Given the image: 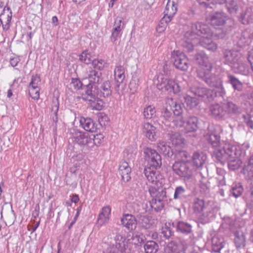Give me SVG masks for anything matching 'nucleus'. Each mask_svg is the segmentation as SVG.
Segmentation results:
<instances>
[{
  "instance_id": "49",
  "label": "nucleus",
  "mask_w": 253,
  "mask_h": 253,
  "mask_svg": "<svg viewBox=\"0 0 253 253\" xmlns=\"http://www.w3.org/2000/svg\"><path fill=\"white\" fill-rule=\"evenodd\" d=\"M184 109L183 105L180 103L174 102L173 106V113L174 115H183Z\"/></svg>"
},
{
  "instance_id": "15",
  "label": "nucleus",
  "mask_w": 253,
  "mask_h": 253,
  "mask_svg": "<svg viewBox=\"0 0 253 253\" xmlns=\"http://www.w3.org/2000/svg\"><path fill=\"white\" fill-rule=\"evenodd\" d=\"M197 42L205 48L211 51H215L217 48V45L212 42L211 38L207 37H200L196 39Z\"/></svg>"
},
{
  "instance_id": "23",
  "label": "nucleus",
  "mask_w": 253,
  "mask_h": 253,
  "mask_svg": "<svg viewBox=\"0 0 253 253\" xmlns=\"http://www.w3.org/2000/svg\"><path fill=\"white\" fill-rule=\"evenodd\" d=\"M172 226L176 228V231L182 234H188L192 232V226L190 224L183 221L172 222Z\"/></svg>"
},
{
  "instance_id": "13",
  "label": "nucleus",
  "mask_w": 253,
  "mask_h": 253,
  "mask_svg": "<svg viewBox=\"0 0 253 253\" xmlns=\"http://www.w3.org/2000/svg\"><path fill=\"white\" fill-rule=\"evenodd\" d=\"M234 242L237 248L240 249L246 245L245 233L242 229L237 230L234 233Z\"/></svg>"
},
{
  "instance_id": "19",
  "label": "nucleus",
  "mask_w": 253,
  "mask_h": 253,
  "mask_svg": "<svg viewBox=\"0 0 253 253\" xmlns=\"http://www.w3.org/2000/svg\"><path fill=\"white\" fill-rule=\"evenodd\" d=\"M191 92L196 96L206 99L211 95V90L204 87L193 86L191 88Z\"/></svg>"
},
{
  "instance_id": "8",
  "label": "nucleus",
  "mask_w": 253,
  "mask_h": 253,
  "mask_svg": "<svg viewBox=\"0 0 253 253\" xmlns=\"http://www.w3.org/2000/svg\"><path fill=\"white\" fill-rule=\"evenodd\" d=\"M191 30V33H190V35H192L193 37L196 39L201 37L200 35H206L209 32L208 26L200 22L193 24Z\"/></svg>"
},
{
  "instance_id": "32",
  "label": "nucleus",
  "mask_w": 253,
  "mask_h": 253,
  "mask_svg": "<svg viewBox=\"0 0 253 253\" xmlns=\"http://www.w3.org/2000/svg\"><path fill=\"white\" fill-rule=\"evenodd\" d=\"M164 253H184V252L180 249L177 243L171 241L165 248Z\"/></svg>"
},
{
  "instance_id": "44",
  "label": "nucleus",
  "mask_w": 253,
  "mask_h": 253,
  "mask_svg": "<svg viewBox=\"0 0 253 253\" xmlns=\"http://www.w3.org/2000/svg\"><path fill=\"white\" fill-rule=\"evenodd\" d=\"M186 117L183 115H174L172 123L177 127H182L185 123Z\"/></svg>"
},
{
  "instance_id": "27",
  "label": "nucleus",
  "mask_w": 253,
  "mask_h": 253,
  "mask_svg": "<svg viewBox=\"0 0 253 253\" xmlns=\"http://www.w3.org/2000/svg\"><path fill=\"white\" fill-rule=\"evenodd\" d=\"M158 150L164 155L169 158H172L173 156V150L171 149L167 142L165 141H160L157 144Z\"/></svg>"
},
{
  "instance_id": "61",
  "label": "nucleus",
  "mask_w": 253,
  "mask_h": 253,
  "mask_svg": "<svg viewBox=\"0 0 253 253\" xmlns=\"http://www.w3.org/2000/svg\"><path fill=\"white\" fill-rule=\"evenodd\" d=\"M115 76L118 83L115 87V89L116 91H118V88L119 87L120 84L122 83L125 79V75L124 73L120 72L119 73H117Z\"/></svg>"
},
{
  "instance_id": "38",
  "label": "nucleus",
  "mask_w": 253,
  "mask_h": 253,
  "mask_svg": "<svg viewBox=\"0 0 253 253\" xmlns=\"http://www.w3.org/2000/svg\"><path fill=\"white\" fill-rule=\"evenodd\" d=\"M101 97H98L89 102V106L92 110H101L104 107V102L100 99Z\"/></svg>"
},
{
  "instance_id": "37",
  "label": "nucleus",
  "mask_w": 253,
  "mask_h": 253,
  "mask_svg": "<svg viewBox=\"0 0 253 253\" xmlns=\"http://www.w3.org/2000/svg\"><path fill=\"white\" fill-rule=\"evenodd\" d=\"M221 13L217 12L211 16V24L215 29H220L221 25Z\"/></svg>"
},
{
  "instance_id": "53",
  "label": "nucleus",
  "mask_w": 253,
  "mask_h": 253,
  "mask_svg": "<svg viewBox=\"0 0 253 253\" xmlns=\"http://www.w3.org/2000/svg\"><path fill=\"white\" fill-rule=\"evenodd\" d=\"M92 65L94 70H102L104 67V61L102 60L94 59L92 62Z\"/></svg>"
},
{
  "instance_id": "22",
  "label": "nucleus",
  "mask_w": 253,
  "mask_h": 253,
  "mask_svg": "<svg viewBox=\"0 0 253 253\" xmlns=\"http://www.w3.org/2000/svg\"><path fill=\"white\" fill-rule=\"evenodd\" d=\"M80 122L81 125L86 131L91 132L96 131V125L90 118H81Z\"/></svg>"
},
{
  "instance_id": "12",
  "label": "nucleus",
  "mask_w": 253,
  "mask_h": 253,
  "mask_svg": "<svg viewBox=\"0 0 253 253\" xmlns=\"http://www.w3.org/2000/svg\"><path fill=\"white\" fill-rule=\"evenodd\" d=\"M122 224L129 230H134L136 227L137 222L134 216L126 214L121 219Z\"/></svg>"
},
{
  "instance_id": "21",
  "label": "nucleus",
  "mask_w": 253,
  "mask_h": 253,
  "mask_svg": "<svg viewBox=\"0 0 253 253\" xmlns=\"http://www.w3.org/2000/svg\"><path fill=\"white\" fill-rule=\"evenodd\" d=\"M156 127L150 122L144 123L143 126V132L149 140L154 141L155 140Z\"/></svg>"
},
{
  "instance_id": "58",
  "label": "nucleus",
  "mask_w": 253,
  "mask_h": 253,
  "mask_svg": "<svg viewBox=\"0 0 253 253\" xmlns=\"http://www.w3.org/2000/svg\"><path fill=\"white\" fill-rule=\"evenodd\" d=\"M80 60L85 64H89L91 61L90 55L85 51L83 52L80 55Z\"/></svg>"
},
{
  "instance_id": "62",
  "label": "nucleus",
  "mask_w": 253,
  "mask_h": 253,
  "mask_svg": "<svg viewBox=\"0 0 253 253\" xmlns=\"http://www.w3.org/2000/svg\"><path fill=\"white\" fill-rule=\"evenodd\" d=\"M162 117L166 120L169 122L172 121L173 117L171 116V113L167 109H165L162 113Z\"/></svg>"
},
{
  "instance_id": "30",
  "label": "nucleus",
  "mask_w": 253,
  "mask_h": 253,
  "mask_svg": "<svg viewBox=\"0 0 253 253\" xmlns=\"http://www.w3.org/2000/svg\"><path fill=\"white\" fill-rule=\"evenodd\" d=\"M73 140L80 145H85L91 142L90 138L84 133L79 132L73 138Z\"/></svg>"
},
{
  "instance_id": "14",
  "label": "nucleus",
  "mask_w": 253,
  "mask_h": 253,
  "mask_svg": "<svg viewBox=\"0 0 253 253\" xmlns=\"http://www.w3.org/2000/svg\"><path fill=\"white\" fill-rule=\"evenodd\" d=\"M196 39L190 35V33H187L182 41V46L186 51L191 52L193 50V47L195 44H197Z\"/></svg>"
},
{
  "instance_id": "57",
  "label": "nucleus",
  "mask_w": 253,
  "mask_h": 253,
  "mask_svg": "<svg viewBox=\"0 0 253 253\" xmlns=\"http://www.w3.org/2000/svg\"><path fill=\"white\" fill-rule=\"evenodd\" d=\"M149 186L148 191L152 198L155 196V195L157 194L159 189L161 188V185H155Z\"/></svg>"
},
{
  "instance_id": "42",
  "label": "nucleus",
  "mask_w": 253,
  "mask_h": 253,
  "mask_svg": "<svg viewBox=\"0 0 253 253\" xmlns=\"http://www.w3.org/2000/svg\"><path fill=\"white\" fill-rule=\"evenodd\" d=\"M156 110L154 107L148 106L144 108L143 111V116L145 119L149 120L155 116Z\"/></svg>"
},
{
  "instance_id": "36",
  "label": "nucleus",
  "mask_w": 253,
  "mask_h": 253,
  "mask_svg": "<svg viewBox=\"0 0 253 253\" xmlns=\"http://www.w3.org/2000/svg\"><path fill=\"white\" fill-rule=\"evenodd\" d=\"M124 241L125 239L123 238V237L121 235L118 234L115 237V243H111L109 245L113 247L114 248H116L119 251H121L125 245Z\"/></svg>"
},
{
  "instance_id": "55",
  "label": "nucleus",
  "mask_w": 253,
  "mask_h": 253,
  "mask_svg": "<svg viewBox=\"0 0 253 253\" xmlns=\"http://www.w3.org/2000/svg\"><path fill=\"white\" fill-rule=\"evenodd\" d=\"M41 78L39 75H36L35 76H33L31 81L29 84V86L39 87L38 85L41 83Z\"/></svg>"
},
{
  "instance_id": "59",
  "label": "nucleus",
  "mask_w": 253,
  "mask_h": 253,
  "mask_svg": "<svg viewBox=\"0 0 253 253\" xmlns=\"http://www.w3.org/2000/svg\"><path fill=\"white\" fill-rule=\"evenodd\" d=\"M70 85L75 89L78 90L82 88L83 84L79 79H73L70 84Z\"/></svg>"
},
{
  "instance_id": "51",
  "label": "nucleus",
  "mask_w": 253,
  "mask_h": 253,
  "mask_svg": "<svg viewBox=\"0 0 253 253\" xmlns=\"http://www.w3.org/2000/svg\"><path fill=\"white\" fill-rule=\"evenodd\" d=\"M166 193V189L161 187L153 198L165 201L167 198Z\"/></svg>"
},
{
  "instance_id": "33",
  "label": "nucleus",
  "mask_w": 253,
  "mask_h": 253,
  "mask_svg": "<svg viewBox=\"0 0 253 253\" xmlns=\"http://www.w3.org/2000/svg\"><path fill=\"white\" fill-rule=\"evenodd\" d=\"M145 253H156L159 250L158 244L154 241H148L144 245Z\"/></svg>"
},
{
  "instance_id": "45",
  "label": "nucleus",
  "mask_w": 253,
  "mask_h": 253,
  "mask_svg": "<svg viewBox=\"0 0 253 253\" xmlns=\"http://www.w3.org/2000/svg\"><path fill=\"white\" fill-rule=\"evenodd\" d=\"M229 81L235 89L241 90L243 88L242 84L236 78L231 75L228 76Z\"/></svg>"
},
{
  "instance_id": "47",
  "label": "nucleus",
  "mask_w": 253,
  "mask_h": 253,
  "mask_svg": "<svg viewBox=\"0 0 253 253\" xmlns=\"http://www.w3.org/2000/svg\"><path fill=\"white\" fill-rule=\"evenodd\" d=\"M211 69H208L206 68V70L204 69H199L197 70V76L198 77L204 81L206 83L207 82V80H208L209 75H210V71Z\"/></svg>"
},
{
  "instance_id": "41",
  "label": "nucleus",
  "mask_w": 253,
  "mask_h": 253,
  "mask_svg": "<svg viewBox=\"0 0 253 253\" xmlns=\"http://www.w3.org/2000/svg\"><path fill=\"white\" fill-rule=\"evenodd\" d=\"M151 207L155 211H160L164 207V201L152 198L150 202Z\"/></svg>"
},
{
  "instance_id": "60",
  "label": "nucleus",
  "mask_w": 253,
  "mask_h": 253,
  "mask_svg": "<svg viewBox=\"0 0 253 253\" xmlns=\"http://www.w3.org/2000/svg\"><path fill=\"white\" fill-rule=\"evenodd\" d=\"M241 164V162L240 161L234 160L230 162L228 167L231 170H235L240 167Z\"/></svg>"
},
{
  "instance_id": "34",
  "label": "nucleus",
  "mask_w": 253,
  "mask_h": 253,
  "mask_svg": "<svg viewBox=\"0 0 253 253\" xmlns=\"http://www.w3.org/2000/svg\"><path fill=\"white\" fill-rule=\"evenodd\" d=\"M171 226H172V223L167 222L165 223V225L162 227L161 234L166 239H169L174 235V232L172 230Z\"/></svg>"
},
{
  "instance_id": "54",
  "label": "nucleus",
  "mask_w": 253,
  "mask_h": 253,
  "mask_svg": "<svg viewBox=\"0 0 253 253\" xmlns=\"http://www.w3.org/2000/svg\"><path fill=\"white\" fill-rule=\"evenodd\" d=\"M53 103H54V105L52 106L51 112H53L54 113V116L53 117L52 119L53 122L56 123L58 121L57 112L59 109V103L58 101V99H56V102L53 101Z\"/></svg>"
},
{
  "instance_id": "28",
  "label": "nucleus",
  "mask_w": 253,
  "mask_h": 253,
  "mask_svg": "<svg viewBox=\"0 0 253 253\" xmlns=\"http://www.w3.org/2000/svg\"><path fill=\"white\" fill-rule=\"evenodd\" d=\"M177 11V0H169L164 13L168 15H174Z\"/></svg>"
},
{
  "instance_id": "5",
  "label": "nucleus",
  "mask_w": 253,
  "mask_h": 253,
  "mask_svg": "<svg viewBox=\"0 0 253 253\" xmlns=\"http://www.w3.org/2000/svg\"><path fill=\"white\" fill-rule=\"evenodd\" d=\"M157 87L162 91H167L169 93L174 94L177 93L181 90L179 84L175 83L173 80L164 77L161 78V80H159Z\"/></svg>"
},
{
  "instance_id": "43",
  "label": "nucleus",
  "mask_w": 253,
  "mask_h": 253,
  "mask_svg": "<svg viewBox=\"0 0 253 253\" xmlns=\"http://www.w3.org/2000/svg\"><path fill=\"white\" fill-rule=\"evenodd\" d=\"M185 103L190 109L195 107L198 104V99L196 97H192L189 95L184 97Z\"/></svg>"
},
{
  "instance_id": "7",
  "label": "nucleus",
  "mask_w": 253,
  "mask_h": 253,
  "mask_svg": "<svg viewBox=\"0 0 253 253\" xmlns=\"http://www.w3.org/2000/svg\"><path fill=\"white\" fill-rule=\"evenodd\" d=\"M12 18V11L9 7L5 6L0 15V21L3 30L7 31L10 28V23Z\"/></svg>"
},
{
  "instance_id": "4",
  "label": "nucleus",
  "mask_w": 253,
  "mask_h": 253,
  "mask_svg": "<svg viewBox=\"0 0 253 253\" xmlns=\"http://www.w3.org/2000/svg\"><path fill=\"white\" fill-rule=\"evenodd\" d=\"M206 139L211 144L214 151L212 157L218 162H221V148L220 147V136L219 135L211 133L205 135Z\"/></svg>"
},
{
  "instance_id": "40",
  "label": "nucleus",
  "mask_w": 253,
  "mask_h": 253,
  "mask_svg": "<svg viewBox=\"0 0 253 253\" xmlns=\"http://www.w3.org/2000/svg\"><path fill=\"white\" fill-rule=\"evenodd\" d=\"M186 190L182 186L176 187L173 195L174 199L183 200L186 198Z\"/></svg>"
},
{
  "instance_id": "31",
  "label": "nucleus",
  "mask_w": 253,
  "mask_h": 253,
  "mask_svg": "<svg viewBox=\"0 0 253 253\" xmlns=\"http://www.w3.org/2000/svg\"><path fill=\"white\" fill-rule=\"evenodd\" d=\"M188 157V153L186 151L175 149L173 151V156L170 158L175 161H189L187 160Z\"/></svg>"
},
{
  "instance_id": "11",
  "label": "nucleus",
  "mask_w": 253,
  "mask_h": 253,
  "mask_svg": "<svg viewBox=\"0 0 253 253\" xmlns=\"http://www.w3.org/2000/svg\"><path fill=\"white\" fill-rule=\"evenodd\" d=\"M195 59L200 66L208 69H211L212 66L209 62V58L204 51H201L195 54Z\"/></svg>"
},
{
  "instance_id": "16",
  "label": "nucleus",
  "mask_w": 253,
  "mask_h": 253,
  "mask_svg": "<svg viewBox=\"0 0 253 253\" xmlns=\"http://www.w3.org/2000/svg\"><path fill=\"white\" fill-rule=\"evenodd\" d=\"M111 209L109 206L102 208L97 218V224L101 226L108 222Z\"/></svg>"
},
{
  "instance_id": "2",
  "label": "nucleus",
  "mask_w": 253,
  "mask_h": 253,
  "mask_svg": "<svg viewBox=\"0 0 253 253\" xmlns=\"http://www.w3.org/2000/svg\"><path fill=\"white\" fill-rule=\"evenodd\" d=\"M145 160L147 162L148 167L157 169L162 166L161 155L155 150L147 147L144 150Z\"/></svg>"
},
{
  "instance_id": "39",
  "label": "nucleus",
  "mask_w": 253,
  "mask_h": 253,
  "mask_svg": "<svg viewBox=\"0 0 253 253\" xmlns=\"http://www.w3.org/2000/svg\"><path fill=\"white\" fill-rule=\"evenodd\" d=\"M199 4L205 7L213 8L214 5L221 4V0H197Z\"/></svg>"
},
{
  "instance_id": "64",
  "label": "nucleus",
  "mask_w": 253,
  "mask_h": 253,
  "mask_svg": "<svg viewBox=\"0 0 253 253\" xmlns=\"http://www.w3.org/2000/svg\"><path fill=\"white\" fill-rule=\"evenodd\" d=\"M142 238L138 235L133 236L132 237V242L136 246H140L143 242Z\"/></svg>"
},
{
  "instance_id": "26",
  "label": "nucleus",
  "mask_w": 253,
  "mask_h": 253,
  "mask_svg": "<svg viewBox=\"0 0 253 253\" xmlns=\"http://www.w3.org/2000/svg\"><path fill=\"white\" fill-rule=\"evenodd\" d=\"M169 134L173 145L177 147H182L184 145V139L182 138L178 132H171Z\"/></svg>"
},
{
  "instance_id": "25",
  "label": "nucleus",
  "mask_w": 253,
  "mask_h": 253,
  "mask_svg": "<svg viewBox=\"0 0 253 253\" xmlns=\"http://www.w3.org/2000/svg\"><path fill=\"white\" fill-rule=\"evenodd\" d=\"M206 83L211 86L217 88L221 87V79L220 77V71L217 75L212 74L209 75Z\"/></svg>"
},
{
  "instance_id": "17",
  "label": "nucleus",
  "mask_w": 253,
  "mask_h": 253,
  "mask_svg": "<svg viewBox=\"0 0 253 253\" xmlns=\"http://www.w3.org/2000/svg\"><path fill=\"white\" fill-rule=\"evenodd\" d=\"M1 217L4 218L6 225L10 226L14 222L15 216L14 211L12 210V206L6 210L3 208L1 211Z\"/></svg>"
},
{
  "instance_id": "63",
  "label": "nucleus",
  "mask_w": 253,
  "mask_h": 253,
  "mask_svg": "<svg viewBox=\"0 0 253 253\" xmlns=\"http://www.w3.org/2000/svg\"><path fill=\"white\" fill-rule=\"evenodd\" d=\"M122 21L121 19H119L118 18H116L114 26L115 27L113 28L116 31L121 32V30L124 28V24L122 26Z\"/></svg>"
},
{
  "instance_id": "1",
  "label": "nucleus",
  "mask_w": 253,
  "mask_h": 253,
  "mask_svg": "<svg viewBox=\"0 0 253 253\" xmlns=\"http://www.w3.org/2000/svg\"><path fill=\"white\" fill-rule=\"evenodd\" d=\"M171 168L173 172L185 181L194 177L195 170L190 161H175Z\"/></svg>"
},
{
  "instance_id": "10",
  "label": "nucleus",
  "mask_w": 253,
  "mask_h": 253,
  "mask_svg": "<svg viewBox=\"0 0 253 253\" xmlns=\"http://www.w3.org/2000/svg\"><path fill=\"white\" fill-rule=\"evenodd\" d=\"M119 172L122 177V180L124 182H128L130 179L131 168L126 162L123 161L121 163L119 168Z\"/></svg>"
},
{
  "instance_id": "50",
  "label": "nucleus",
  "mask_w": 253,
  "mask_h": 253,
  "mask_svg": "<svg viewBox=\"0 0 253 253\" xmlns=\"http://www.w3.org/2000/svg\"><path fill=\"white\" fill-rule=\"evenodd\" d=\"M40 88L29 86V93L30 96L34 99H38L40 97Z\"/></svg>"
},
{
  "instance_id": "24",
  "label": "nucleus",
  "mask_w": 253,
  "mask_h": 253,
  "mask_svg": "<svg viewBox=\"0 0 253 253\" xmlns=\"http://www.w3.org/2000/svg\"><path fill=\"white\" fill-rule=\"evenodd\" d=\"M87 78L89 81V84H99L102 80V73L96 70L91 69L88 74Z\"/></svg>"
},
{
  "instance_id": "52",
  "label": "nucleus",
  "mask_w": 253,
  "mask_h": 253,
  "mask_svg": "<svg viewBox=\"0 0 253 253\" xmlns=\"http://www.w3.org/2000/svg\"><path fill=\"white\" fill-rule=\"evenodd\" d=\"M225 110L228 113H234L238 111V107L232 102H227L225 105Z\"/></svg>"
},
{
  "instance_id": "3",
  "label": "nucleus",
  "mask_w": 253,
  "mask_h": 253,
  "mask_svg": "<svg viewBox=\"0 0 253 253\" xmlns=\"http://www.w3.org/2000/svg\"><path fill=\"white\" fill-rule=\"evenodd\" d=\"M171 60L176 69L184 71L188 70L189 60L183 52L179 50H174L171 53Z\"/></svg>"
},
{
  "instance_id": "46",
  "label": "nucleus",
  "mask_w": 253,
  "mask_h": 253,
  "mask_svg": "<svg viewBox=\"0 0 253 253\" xmlns=\"http://www.w3.org/2000/svg\"><path fill=\"white\" fill-rule=\"evenodd\" d=\"M220 106L218 104L212 105L210 107L211 114L215 118H221Z\"/></svg>"
},
{
  "instance_id": "18",
  "label": "nucleus",
  "mask_w": 253,
  "mask_h": 253,
  "mask_svg": "<svg viewBox=\"0 0 253 253\" xmlns=\"http://www.w3.org/2000/svg\"><path fill=\"white\" fill-rule=\"evenodd\" d=\"M207 160V156L203 152H194L192 156L193 165L197 168H202Z\"/></svg>"
},
{
  "instance_id": "20",
  "label": "nucleus",
  "mask_w": 253,
  "mask_h": 253,
  "mask_svg": "<svg viewBox=\"0 0 253 253\" xmlns=\"http://www.w3.org/2000/svg\"><path fill=\"white\" fill-rule=\"evenodd\" d=\"M100 97H108L112 93V87L111 82L109 81L104 82L99 87Z\"/></svg>"
},
{
  "instance_id": "56",
  "label": "nucleus",
  "mask_w": 253,
  "mask_h": 253,
  "mask_svg": "<svg viewBox=\"0 0 253 253\" xmlns=\"http://www.w3.org/2000/svg\"><path fill=\"white\" fill-rule=\"evenodd\" d=\"M243 192V188L240 184L236 185L232 188L233 195L235 197L240 196Z\"/></svg>"
},
{
  "instance_id": "48",
  "label": "nucleus",
  "mask_w": 253,
  "mask_h": 253,
  "mask_svg": "<svg viewBox=\"0 0 253 253\" xmlns=\"http://www.w3.org/2000/svg\"><path fill=\"white\" fill-rule=\"evenodd\" d=\"M139 220L140 224H141V226L145 229H149L152 225L151 219L148 216H141L140 217Z\"/></svg>"
},
{
  "instance_id": "6",
  "label": "nucleus",
  "mask_w": 253,
  "mask_h": 253,
  "mask_svg": "<svg viewBox=\"0 0 253 253\" xmlns=\"http://www.w3.org/2000/svg\"><path fill=\"white\" fill-rule=\"evenodd\" d=\"M100 97L99 87L95 84H88L84 86V93L82 94V98L86 101H91Z\"/></svg>"
},
{
  "instance_id": "35",
  "label": "nucleus",
  "mask_w": 253,
  "mask_h": 253,
  "mask_svg": "<svg viewBox=\"0 0 253 253\" xmlns=\"http://www.w3.org/2000/svg\"><path fill=\"white\" fill-rule=\"evenodd\" d=\"M207 207L205 205L203 200L199 198H196L194 201L193 210L194 212L199 213L202 211H204L207 210Z\"/></svg>"
},
{
  "instance_id": "29",
  "label": "nucleus",
  "mask_w": 253,
  "mask_h": 253,
  "mask_svg": "<svg viewBox=\"0 0 253 253\" xmlns=\"http://www.w3.org/2000/svg\"><path fill=\"white\" fill-rule=\"evenodd\" d=\"M186 129L189 132H193L198 128V120L195 116H190L186 118Z\"/></svg>"
},
{
  "instance_id": "9",
  "label": "nucleus",
  "mask_w": 253,
  "mask_h": 253,
  "mask_svg": "<svg viewBox=\"0 0 253 253\" xmlns=\"http://www.w3.org/2000/svg\"><path fill=\"white\" fill-rule=\"evenodd\" d=\"M144 173L149 182L157 186L158 185H162V183L159 182L160 175L159 171H156V169L151 167L145 168Z\"/></svg>"
}]
</instances>
